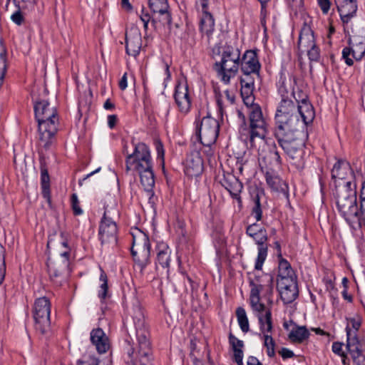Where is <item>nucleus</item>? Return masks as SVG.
Segmentation results:
<instances>
[{"instance_id": "obj_28", "label": "nucleus", "mask_w": 365, "mask_h": 365, "mask_svg": "<svg viewBox=\"0 0 365 365\" xmlns=\"http://www.w3.org/2000/svg\"><path fill=\"white\" fill-rule=\"evenodd\" d=\"M170 254L171 250L167 245L164 243L159 244L157 247V266L168 268L170 265Z\"/></svg>"}, {"instance_id": "obj_26", "label": "nucleus", "mask_w": 365, "mask_h": 365, "mask_svg": "<svg viewBox=\"0 0 365 365\" xmlns=\"http://www.w3.org/2000/svg\"><path fill=\"white\" fill-rule=\"evenodd\" d=\"M221 183L232 197L236 198L240 201V193L241 192L243 186L241 182H240L235 176L230 173H227L224 175V178Z\"/></svg>"}, {"instance_id": "obj_8", "label": "nucleus", "mask_w": 365, "mask_h": 365, "mask_svg": "<svg viewBox=\"0 0 365 365\" xmlns=\"http://www.w3.org/2000/svg\"><path fill=\"white\" fill-rule=\"evenodd\" d=\"M274 135L284 153L295 163H299L304 154V143L301 138V135H303V130L274 133Z\"/></svg>"}, {"instance_id": "obj_9", "label": "nucleus", "mask_w": 365, "mask_h": 365, "mask_svg": "<svg viewBox=\"0 0 365 365\" xmlns=\"http://www.w3.org/2000/svg\"><path fill=\"white\" fill-rule=\"evenodd\" d=\"M249 122L250 145L259 150L264 144L267 133V123L259 106H252V110H249Z\"/></svg>"}, {"instance_id": "obj_42", "label": "nucleus", "mask_w": 365, "mask_h": 365, "mask_svg": "<svg viewBox=\"0 0 365 365\" xmlns=\"http://www.w3.org/2000/svg\"><path fill=\"white\" fill-rule=\"evenodd\" d=\"M100 281L102 282L99 290L98 296L101 299H105L108 292V277L106 272L101 269Z\"/></svg>"}, {"instance_id": "obj_63", "label": "nucleus", "mask_w": 365, "mask_h": 365, "mask_svg": "<svg viewBox=\"0 0 365 365\" xmlns=\"http://www.w3.org/2000/svg\"><path fill=\"white\" fill-rule=\"evenodd\" d=\"M234 351V359L235 361H240L242 360L243 359V351L242 349H235Z\"/></svg>"}, {"instance_id": "obj_30", "label": "nucleus", "mask_w": 365, "mask_h": 365, "mask_svg": "<svg viewBox=\"0 0 365 365\" xmlns=\"http://www.w3.org/2000/svg\"><path fill=\"white\" fill-rule=\"evenodd\" d=\"M214 27L215 20L212 15L210 12H204L200 22L201 32L209 36L214 31Z\"/></svg>"}, {"instance_id": "obj_5", "label": "nucleus", "mask_w": 365, "mask_h": 365, "mask_svg": "<svg viewBox=\"0 0 365 365\" xmlns=\"http://www.w3.org/2000/svg\"><path fill=\"white\" fill-rule=\"evenodd\" d=\"M34 112L38 121L39 140L45 148H48L57 133L59 124L56 108L47 100H35Z\"/></svg>"}, {"instance_id": "obj_50", "label": "nucleus", "mask_w": 365, "mask_h": 365, "mask_svg": "<svg viewBox=\"0 0 365 365\" xmlns=\"http://www.w3.org/2000/svg\"><path fill=\"white\" fill-rule=\"evenodd\" d=\"M349 322L352 327V328L355 330V331H357L359 328L361 327L362 319L360 316L356 315L349 319Z\"/></svg>"}, {"instance_id": "obj_19", "label": "nucleus", "mask_w": 365, "mask_h": 365, "mask_svg": "<svg viewBox=\"0 0 365 365\" xmlns=\"http://www.w3.org/2000/svg\"><path fill=\"white\" fill-rule=\"evenodd\" d=\"M125 50L129 56L136 57L142 47L141 34L138 28L133 27L125 34Z\"/></svg>"}, {"instance_id": "obj_55", "label": "nucleus", "mask_w": 365, "mask_h": 365, "mask_svg": "<svg viewBox=\"0 0 365 365\" xmlns=\"http://www.w3.org/2000/svg\"><path fill=\"white\" fill-rule=\"evenodd\" d=\"M319 6H320L323 14H327L330 9V1L329 0H318Z\"/></svg>"}, {"instance_id": "obj_12", "label": "nucleus", "mask_w": 365, "mask_h": 365, "mask_svg": "<svg viewBox=\"0 0 365 365\" xmlns=\"http://www.w3.org/2000/svg\"><path fill=\"white\" fill-rule=\"evenodd\" d=\"M51 304L48 298L41 297L36 300L34 307V318L36 330L42 335L51 330Z\"/></svg>"}, {"instance_id": "obj_15", "label": "nucleus", "mask_w": 365, "mask_h": 365, "mask_svg": "<svg viewBox=\"0 0 365 365\" xmlns=\"http://www.w3.org/2000/svg\"><path fill=\"white\" fill-rule=\"evenodd\" d=\"M349 47H346L342 51V56L348 66H352L354 61L349 56L351 53L356 61L361 60L365 54V37L354 36L349 39Z\"/></svg>"}, {"instance_id": "obj_58", "label": "nucleus", "mask_w": 365, "mask_h": 365, "mask_svg": "<svg viewBox=\"0 0 365 365\" xmlns=\"http://www.w3.org/2000/svg\"><path fill=\"white\" fill-rule=\"evenodd\" d=\"M255 78L257 77L255 75H252V73H243V76L241 77L240 82H249L255 83Z\"/></svg>"}, {"instance_id": "obj_27", "label": "nucleus", "mask_w": 365, "mask_h": 365, "mask_svg": "<svg viewBox=\"0 0 365 365\" xmlns=\"http://www.w3.org/2000/svg\"><path fill=\"white\" fill-rule=\"evenodd\" d=\"M91 341L100 354L106 353L109 347L108 339L103 329L98 328L91 332Z\"/></svg>"}, {"instance_id": "obj_48", "label": "nucleus", "mask_w": 365, "mask_h": 365, "mask_svg": "<svg viewBox=\"0 0 365 365\" xmlns=\"http://www.w3.org/2000/svg\"><path fill=\"white\" fill-rule=\"evenodd\" d=\"M100 361L98 359L93 357V356H89L88 358H85L83 359H78L76 362L77 365H99Z\"/></svg>"}, {"instance_id": "obj_1", "label": "nucleus", "mask_w": 365, "mask_h": 365, "mask_svg": "<svg viewBox=\"0 0 365 365\" xmlns=\"http://www.w3.org/2000/svg\"><path fill=\"white\" fill-rule=\"evenodd\" d=\"M127 333L133 347L128 351V364L130 365H152L150 333L145 323L141 306L135 301L129 311V317L124 322Z\"/></svg>"}, {"instance_id": "obj_56", "label": "nucleus", "mask_w": 365, "mask_h": 365, "mask_svg": "<svg viewBox=\"0 0 365 365\" xmlns=\"http://www.w3.org/2000/svg\"><path fill=\"white\" fill-rule=\"evenodd\" d=\"M288 3L289 6L295 11L300 9L303 5L302 0H288Z\"/></svg>"}, {"instance_id": "obj_35", "label": "nucleus", "mask_w": 365, "mask_h": 365, "mask_svg": "<svg viewBox=\"0 0 365 365\" xmlns=\"http://www.w3.org/2000/svg\"><path fill=\"white\" fill-rule=\"evenodd\" d=\"M358 227H365V182L362 185L360 194V209L359 210Z\"/></svg>"}, {"instance_id": "obj_34", "label": "nucleus", "mask_w": 365, "mask_h": 365, "mask_svg": "<svg viewBox=\"0 0 365 365\" xmlns=\"http://www.w3.org/2000/svg\"><path fill=\"white\" fill-rule=\"evenodd\" d=\"M278 92L281 96V101L292 100V97L296 98L290 81L289 82L283 81L278 88Z\"/></svg>"}, {"instance_id": "obj_49", "label": "nucleus", "mask_w": 365, "mask_h": 365, "mask_svg": "<svg viewBox=\"0 0 365 365\" xmlns=\"http://www.w3.org/2000/svg\"><path fill=\"white\" fill-rule=\"evenodd\" d=\"M229 341L232 346L233 350L235 349H242L243 347V341L236 338L231 333L229 335Z\"/></svg>"}, {"instance_id": "obj_59", "label": "nucleus", "mask_w": 365, "mask_h": 365, "mask_svg": "<svg viewBox=\"0 0 365 365\" xmlns=\"http://www.w3.org/2000/svg\"><path fill=\"white\" fill-rule=\"evenodd\" d=\"M279 354L284 359L292 358L294 356V352L287 348H282L279 351Z\"/></svg>"}, {"instance_id": "obj_24", "label": "nucleus", "mask_w": 365, "mask_h": 365, "mask_svg": "<svg viewBox=\"0 0 365 365\" xmlns=\"http://www.w3.org/2000/svg\"><path fill=\"white\" fill-rule=\"evenodd\" d=\"M316 44L314 36V32L311 27L304 24L301 29L299 40L298 48L301 53H305L307 48L314 46Z\"/></svg>"}, {"instance_id": "obj_13", "label": "nucleus", "mask_w": 365, "mask_h": 365, "mask_svg": "<svg viewBox=\"0 0 365 365\" xmlns=\"http://www.w3.org/2000/svg\"><path fill=\"white\" fill-rule=\"evenodd\" d=\"M131 253L135 262L142 267H145L150 258V244L148 236L140 230L133 233Z\"/></svg>"}, {"instance_id": "obj_25", "label": "nucleus", "mask_w": 365, "mask_h": 365, "mask_svg": "<svg viewBox=\"0 0 365 365\" xmlns=\"http://www.w3.org/2000/svg\"><path fill=\"white\" fill-rule=\"evenodd\" d=\"M203 170L202 159L197 153L191 154L186 160L185 172L190 177L198 176Z\"/></svg>"}, {"instance_id": "obj_11", "label": "nucleus", "mask_w": 365, "mask_h": 365, "mask_svg": "<svg viewBox=\"0 0 365 365\" xmlns=\"http://www.w3.org/2000/svg\"><path fill=\"white\" fill-rule=\"evenodd\" d=\"M240 60V50L231 46H226L222 52L220 63H216L218 73L221 76L222 81L228 83L232 77H234L238 71Z\"/></svg>"}, {"instance_id": "obj_33", "label": "nucleus", "mask_w": 365, "mask_h": 365, "mask_svg": "<svg viewBox=\"0 0 365 365\" xmlns=\"http://www.w3.org/2000/svg\"><path fill=\"white\" fill-rule=\"evenodd\" d=\"M152 23L155 26H157L158 23H160L163 26L167 25L170 28L172 23V17L169 9H165V11H160L155 14H152Z\"/></svg>"}, {"instance_id": "obj_7", "label": "nucleus", "mask_w": 365, "mask_h": 365, "mask_svg": "<svg viewBox=\"0 0 365 365\" xmlns=\"http://www.w3.org/2000/svg\"><path fill=\"white\" fill-rule=\"evenodd\" d=\"M61 237L62 240L59 244H57L56 240L53 238H50L47 242V247H53L56 255L55 259L52 260L48 258L47 262L48 270L51 279L61 276L69 265L70 248L63 233L61 234Z\"/></svg>"}, {"instance_id": "obj_18", "label": "nucleus", "mask_w": 365, "mask_h": 365, "mask_svg": "<svg viewBox=\"0 0 365 365\" xmlns=\"http://www.w3.org/2000/svg\"><path fill=\"white\" fill-rule=\"evenodd\" d=\"M346 348L351 356L354 363L356 365H365V352L361 349L356 333L352 334L349 327H346Z\"/></svg>"}, {"instance_id": "obj_22", "label": "nucleus", "mask_w": 365, "mask_h": 365, "mask_svg": "<svg viewBox=\"0 0 365 365\" xmlns=\"http://www.w3.org/2000/svg\"><path fill=\"white\" fill-rule=\"evenodd\" d=\"M260 64L257 54L253 51H247L243 55L241 62V70L242 73H252L259 77Z\"/></svg>"}, {"instance_id": "obj_23", "label": "nucleus", "mask_w": 365, "mask_h": 365, "mask_svg": "<svg viewBox=\"0 0 365 365\" xmlns=\"http://www.w3.org/2000/svg\"><path fill=\"white\" fill-rule=\"evenodd\" d=\"M341 19L344 24H347L356 14L357 5L356 0H334Z\"/></svg>"}, {"instance_id": "obj_51", "label": "nucleus", "mask_w": 365, "mask_h": 365, "mask_svg": "<svg viewBox=\"0 0 365 365\" xmlns=\"http://www.w3.org/2000/svg\"><path fill=\"white\" fill-rule=\"evenodd\" d=\"M264 230V228H262V227H260L258 224L257 223H253L250 225H249L247 227V230H246V233L252 237L254 235H255L256 233H258L259 231Z\"/></svg>"}, {"instance_id": "obj_52", "label": "nucleus", "mask_w": 365, "mask_h": 365, "mask_svg": "<svg viewBox=\"0 0 365 365\" xmlns=\"http://www.w3.org/2000/svg\"><path fill=\"white\" fill-rule=\"evenodd\" d=\"M215 98L219 110L222 113L223 106H225V103L227 102L226 99L222 93H217V91H215Z\"/></svg>"}, {"instance_id": "obj_60", "label": "nucleus", "mask_w": 365, "mask_h": 365, "mask_svg": "<svg viewBox=\"0 0 365 365\" xmlns=\"http://www.w3.org/2000/svg\"><path fill=\"white\" fill-rule=\"evenodd\" d=\"M226 99L227 103L232 104L235 102V95L226 90L222 94Z\"/></svg>"}, {"instance_id": "obj_4", "label": "nucleus", "mask_w": 365, "mask_h": 365, "mask_svg": "<svg viewBox=\"0 0 365 365\" xmlns=\"http://www.w3.org/2000/svg\"><path fill=\"white\" fill-rule=\"evenodd\" d=\"M126 153L125 170L136 171L140 178V182L148 195H153V187L155 185L154 173L151 160L150 152L148 147L143 143L135 145L133 153Z\"/></svg>"}, {"instance_id": "obj_32", "label": "nucleus", "mask_w": 365, "mask_h": 365, "mask_svg": "<svg viewBox=\"0 0 365 365\" xmlns=\"http://www.w3.org/2000/svg\"><path fill=\"white\" fill-rule=\"evenodd\" d=\"M41 185L42 195L46 200L48 205H51L50 178L48 170L46 168H41Z\"/></svg>"}, {"instance_id": "obj_6", "label": "nucleus", "mask_w": 365, "mask_h": 365, "mask_svg": "<svg viewBox=\"0 0 365 365\" xmlns=\"http://www.w3.org/2000/svg\"><path fill=\"white\" fill-rule=\"evenodd\" d=\"M333 196L338 212L351 227L356 229L359 222L356 185L346 187L340 183L333 190Z\"/></svg>"}, {"instance_id": "obj_43", "label": "nucleus", "mask_w": 365, "mask_h": 365, "mask_svg": "<svg viewBox=\"0 0 365 365\" xmlns=\"http://www.w3.org/2000/svg\"><path fill=\"white\" fill-rule=\"evenodd\" d=\"M264 346L267 348V355L269 357H272L275 354L274 339L271 336L266 334H264Z\"/></svg>"}, {"instance_id": "obj_20", "label": "nucleus", "mask_w": 365, "mask_h": 365, "mask_svg": "<svg viewBox=\"0 0 365 365\" xmlns=\"http://www.w3.org/2000/svg\"><path fill=\"white\" fill-rule=\"evenodd\" d=\"M251 237H252L259 245L258 255L255 268L257 270H261L267 255V247L264 245L265 242L267 240V231L264 229Z\"/></svg>"}, {"instance_id": "obj_16", "label": "nucleus", "mask_w": 365, "mask_h": 365, "mask_svg": "<svg viewBox=\"0 0 365 365\" xmlns=\"http://www.w3.org/2000/svg\"><path fill=\"white\" fill-rule=\"evenodd\" d=\"M277 287L284 304L292 303L298 296V287L294 277L277 279Z\"/></svg>"}, {"instance_id": "obj_40", "label": "nucleus", "mask_w": 365, "mask_h": 365, "mask_svg": "<svg viewBox=\"0 0 365 365\" xmlns=\"http://www.w3.org/2000/svg\"><path fill=\"white\" fill-rule=\"evenodd\" d=\"M11 0H6V4L5 6L6 11H9V5ZM15 3V6L16 8H22V9H32L34 7L36 4L35 0H13Z\"/></svg>"}, {"instance_id": "obj_14", "label": "nucleus", "mask_w": 365, "mask_h": 365, "mask_svg": "<svg viewBox=\"0 0 365 365\" xmlns=\"http://www.w3.org/2000/svg\"><path fill=\"white\" fill-rule=\"evenodd\" d=\"M196 133L201 143L205 146H210L214 144L219 133L218 121L207 115L203 117L200 121L196 120Z\"/></svg>"}, {"instance_id": "obj_46", "label": "nucleus", "mask_w": 365, "mask_h": 365, "mask_svg": "<svg viewBox=\"0 0 365 365\" xmlns=\"http://www.w3.org/2000/svg\"><path fill=\"white\" fill-rule=\"evenodd\" d=\"M305 52L307 53L309 58L311 61H317L319 59V49L316 44L314 46L310 47V48H307V51Z\"/></svg>"}, {"instance_id": "obj_53", "label": "nucleus", "mask_w": 365, "mask_h": 365, "mask_svg": "<svg viewBox=\"0 0 365 365\" xmlns=\"http://www.w3.org/2000/svg\"><path fill=\"white\" fill-rule=\"evenodd\" d=\"M342 346L343 344L341 342H334L332 344V351L336 354H338L339 356L345 358L346 355L344 354V351H342Z\"/></svg>"}, {"instance_id": "obj_36", "label": "nucleus", "mask_w": 365, "mask_h": 365, "mask_svg": "<svg viewBox=\"0 0 365 365\" xmlns=\"http://www.w3.org/2000/svg\"><path fill=\"white\" fill-rule=\"evenodd\" d=\"M288 278V277H293V270L289 264V263L284 259H281L279 263V271L277 279L282 278Z\"/></svg>"}, {"instance_id": "obj_2", "label": "nucleus", "mask_w": 365, "mask_h": 365, "mask_svg": "<svg viewBox=\"0 0 365 365\" xmlns=\"http://www.w3.org/2000/svg\"><path fill=\"white\" fill-rule=\"evenodd\" d=\"M295 101L284 100L279 102L274 116V133L303 130L304 125L312 122L314 111L307 96L304 95L301 100L295 98Z\"/></svg>"}, {"instance_id": "obj_57", "label": "nucleus", "mask_w": 365, "mask_h": 365, "mask_svg": "<svg viewBox=\"0 0 365 365\" xmlns=\"http://www.w3.org/2000/svg\"><path fill=\"white\" fill-rule=\"evenodd\" d=\"M242 99H243L244 103L249 108V110H252V106H258L257 104L254 103L255 98H254L253 95L242 97Z\"/></svg>"}, {"instance_id": "obj_3", "label": "nucleus", "mask_w": 365, "mask_h": 365, "mask_svg": "<svg viewBox=\"0 0 365 365\" xmlns=\"http://www.w3.org/2000/svg\"><path fill=\"white\" fill-rule=\"evenodd\" d=\"M251 286L250 305L256 313L260 325V330L263 332H271L272 330V320L271 308L260 302L259 293L265 292V296L269 306H272L273 300V277L269 274H264L262 277H255L250 279Z\"/></svg>"}, {"instance_id": "obj_45", "label": "nucleus", "mask_w": 365, "mask_h": 365, "mask_svg": "<svg viewBox=\"0 0 365 365\" xmlns=\"http://www.w3.org/2000/svg\"><path fill=\"white\" fill-rule=\"evenodd\" d=\"M22 8H17V10L11 15V21L18 26L21 25L24 21V17L21 11Z\"/></svg>"}, {"instance_id": "obj_62", "label": "nucleus", "mask_w": 365, "mask_h": 365, "mask_svg": "<svg viewBox=\"0 0 365 365\" xmlns=\"http://www.w3.org/2000/svg\"><path fill=\"white\" fill-rule=\"evenodd\" d=\"M117 122V116L115 115H110L108 116V124L110 128L115 127Z\"/></svg>"}, {"instance_id": "obj_44", "label": "nucleus", "mask_w": 365, "mask_h": 365, "mask_svg": "<svg viewBox=\"0 0 365 365\" xmlns=\"http://www.w3.org/2000/svg\"><path fill=\"white\" fill-rule=\"evenodd\" d=\"M254 201L255 206L252 208V215H254L257 221H259L262 219V211L259 202V197L258 195H256V196L254 198Z\"/></svg>"}, {"instance_id": "obj_17", "label": "nucleus", "mask_w": 365, "mask_h": 365, "mask_svg": "<svg viewBox=\"0 0 365 365\" xmlns=\"http://www.w3.org/2000/svg\"><path fill=\"white\" fill-rule=\"evenodd\" d=\"M331 177L334 180L335 187H338L340 183H344L346 187L356 185L351 181L353 179V172L349 163L345 160H338L334 165L331 170Z\"/></svg>"}, {"instance_id": "obj_31", "label": "nucleus", "mask_w": 365, "mask_h": 365, "mask_svg": "<svg viewBox=\"0 0 365 365\" xmlns=\"http://www.w3.org/2000/svg\"><path fill=\"white\" fill-rule=\"evenodd\" d=\"M309 332L306 327H296L289 334V339L294 343H302L308 339Z\"/></svg>"}, {"instance_id": "obj_61", "label": "nucleus", "mask_w": 365, "mask_h": 365, "mask_svg": "<svg viewBox=\"0 0 365 365\" xmlns=\"http://www.w3.org/2000/svg\"><path fill=\"white\" fill-rule=\"evenodd\" d=\"M127 73H125L119 81V88L123 91L127 88Z\"/></svg>"}, {"instance_id": "obj_10", "label": "nucleus", "mask_w": 365, "mask_h": 365, "mask_svg": "<svg viewBox=\"0 0 365 365\" xmlns=\"http://www.w3.org/2000/svg\"><path fill=\"white\" fill-rule=\"evenodd\" d=\"M118 216V212L115 206L110 209L108 206L105 207L98 232L99 239L103 246L113 247L117 244L118 228L115 219Z\"/></svg>"}, {"instance_id": "obj_29", "label": "nucleus", "mask_w": 365, "mask_h": 365, "mask_svg": "<svg viewBox=\"0 0 365 365\" xmlns=\"http://www.w3.org/2000/svg\"><path fill=\"white\" fill-rule=\"evenodd\" d=\"M264 173L267 183L272 190L276 191L284 190L282 186L285 184L279 178L273 168L266 166Z\"/></svg>"}, {"instance_id": "obj_41", "label": "nucleus", "mask_w": 365, "mask_h": 365, "mask_svg": "<svg viewBox=\"0 0 365 365\" xmlns=\"http://www.w3.org/2000/svg\"><path fill=\"white\" fill-rule=\"evenodd\" d=\"M264 160H270L271 168H279L281 165V158L275 146L273 150H270L269 155L264 158Z\"/></svg>"}, {"instance_id": "obj_64", "label": "nucleus", "mask_w": 365, "mask_h": 365, "mask_svg": "<svg viewBox=\"0 0 365 365\" xmlns=\"http://www.w3.org/2000/svg\"><path fill=\"white\" fill-rule=\"evenodd\" d=\"M247 365H262L259 360L254 356H250L247 359Z\"/></svg>"}, {"instance_id": "obj_47", "label": "nucleus", "mask_w": 365, "mask_h": 365, "mask_svg": "<svg viewBox=\"0 0 365 365\" xmlns=\"http://www.w3.org/2000/svg\"><path fill=\"white\" fill-rule=\"evenodd\" d=\"M71 205H72V209L73 210V213L76 215H79L82 214L83 210L80 207L78 196L75 193H73L71 196Z\"/></svg>"}, {"instance_id": "obj_21", "label": "nucleus", "mask_w": 365, "mask_h": 365, "mask_svg": "<svg viewBox=\"0 0 365 365\" xmlns=\"http://www.w3.org/2000/svg\"><path fill=\"white\" fill-rule=\"evenodd\" d=\"M174 98L180 111L187 113L191 107V101L190 99L187 86L185 84L177 85Z\"/></svg>"}, {"instance_id": "obj_39", "label": "nucleus", "mask_w": 365, "mask_h": 365, "mask_svg": "<svg viewBox=\"0 0 365 365\" xmlns=\"http://www.w3.org/2000/svg\"><path fill=\"white\" fill-rule=\"evenodd\" d=\"M148 4L153 14H155L160 11H165V9H169L167 0H149Z\"/></svg>"}, {"instance_id": "obj_54", "label": "nucleus", "mask_w": 365, "mask_h": 365, "mask_svg": "<svg viewBox=\"0 0 365 365\" xmlns=\"http://www.w3.org/2000/svg\"><path fill=\"white\" fill-rule=\"evenodd\" d=\"M140 20L143 22V27L146 30L149 21H152V16H150L148 13H144V9H142L141 14H140Z\"/></svg>"}, {"instance_id": "obj_37", "label": "nucleus", "mask_w": 365, "mask_h": 365, "mask_svg": "<svg viewBox=\"0 0 365 365\" xmlns=\"http://www.w3.org/2000/svg\"><path fill=\"white\" fill-rule=\"evenodd\" d=\"M238 324L242 331L245 333L249 331V321L245 310L242 307H238L236 310Z\"/></svg>"}, {"instance_id": "obj_38", "label": "nucleus", "mask_w": 365, "mask_h": 365, "mask_svg": "<svg viewBox=\"0 0 365 365\" xmlns=\"http://www.w3.org/2000/svg\"><path fill=\"white\" fill-rule=\"evenodd\" d=\"M0 87L3 83V81L4 78V76L6 70V50L3 46V41L0 38Z\"/></svg>"}]
</instances>
